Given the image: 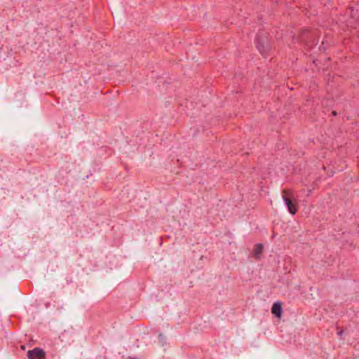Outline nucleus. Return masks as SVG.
<instances>
[{
	"mask_svg": "<svg viewBox=\"0 0 359 359\" xmlns=\"http://www.w3.org/2000/svg\"><path fill=\"white\" fill-rule=\"evenodd\" d=\"M283 199L286 204L288 211L292 215H295L297 212V205L293 201L294 194L292 190L287 189L283 191Z\"/></svg>",
	"mask_w": 359,
	"mask_h": 359,
	"instance_id": "1",
	"label": "nucleus"
},
{
	"mask_svg": "<svg viewBox=\"0 0 359 359\" xmlns=\"http://www.w3.org/2000/svg\"><path fill=\"white\" fill-rule=\"evenodd\" d=\"M45 355L44 351L39 348H35L27 352V356L29 359H45Z\"/></svg>",
	"mask_w": 359,
	"mask_h": 359,
	"instance_id": "2",
	"label": "nucleus"
},
{
	"mask_svg": "<svg viewBox=\"0 0 359 359\" xmlns=\"http://www.w3.org/2000/svg\"><path fill=\"white\" fill-rule=\"evenodd\" d=\"M271 312L278 318H280L282 313L281 304L280 302L274 303L271 309Z\"/></svg>",
	"mask_w": 359,
	"mask_h": 359,
	"instance_id": "3",
	"label": "nucleus"
},
{
	"mask_svg": "<svg viewBox=\"0 0 359 359\" xmlns=\"http://www.w3.org/2000/svg\"><path fill=\"white\" fill-rule=\"evenodd\" d=\"M257 248H258V250H259V252H261V251H262V250L263 246H262V245H257Z\"/></svg>",
	"mask_w": 359,
	"mask_h": 359,
	"instance_id": "4",
	"label": "nucleus"
}]
</instances>
